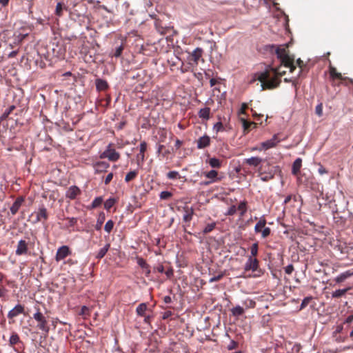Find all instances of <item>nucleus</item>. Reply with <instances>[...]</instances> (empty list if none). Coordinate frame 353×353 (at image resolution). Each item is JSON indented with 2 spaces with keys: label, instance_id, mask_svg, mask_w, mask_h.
<instances>
[{
  "label": "nucleus",
  "instance_id": "64",
  "mask_svg": "<svg viewBox=\"0 0 353 353\" xmlns=\"http://www.w3.org/2000/svg\"><path fill=\"white\" fill-rule=\"evenodd\" d=\"M248 108V105L247 103H243L242 105H241V109H240V111H239V114H245V110Z\"/></svg>",
  "mask_w": 353,
  "mask_h": 353
},
{
  "label": "nucleus",
  "instance_id": "56",
  "mask_svg": "<svg viewBox=\"0 0 353 353\" xmlns=\"http://www.w3.org/2000/svg\"><path fill=\"white\" fill-rule=\"evenodd\" d=\"M224 276L223 273L219 274L218 275L214 276L209 280L210 283H214L220 281Z\"/></svg>",
  "mask_w": 353,
  "mask_h": 353
},
{
  "label": "nucleus",
  "instance_id": "41",
  "mask_svg": "<svg viewBox=\"0 0 353 353\" xmlns=\"http://www.w3.org/2000/svg\"><path fill=\"white\" fill-rule=\"evenodd\" d=\"M15 109V106L14 105H10L1 116L0 120L4 121L8 119V116L12 112V111Z\"/></svg>",
  "mask_w": 353,
  "mask_h": 353
},
{
  "label": "nucleus",
  "instance_id": "18",
  "mask_svg": "<svg viewBox=\"0 0 353 353\" xmlns=\"http://www.w3.org/2000/svg\"><path fill=\"white\" fill-rule=\"evenodd\" d=\"M262 161L263 159L261 158L258 157H252L248 159H245L243 160V164L253 167H258Z\"/></svg>",
  "mask_w": 353,
  "mask_h": 353
},
{
  "label": "nucleus",
  "instance_id": "19",
  "mask_svg": "<svg viewBox=\"0 0 353 353\" xmlns=\"http://www.w3.org/2000/svg\"><path fill=\"white\" fill-rule=\"evenodd\" d=\"M24 199L22 196L17 197L15 201L10 207V212L14 215L16 214L19 209L21 206Z\"/></svg>",
  "mask_w": 353,
  "mask_h": 353
},
{
  "label": "nucleus",
  "instance_id": "52",
  "mask_svg": "<svg viewBox=\"0 0 353 353\" xmlns=\"http://www.w3.org/2000/svg\"><path fill=\"white\" fill-rule=\"evenodd\" d=\"M261 238L263 239H265L267 238L268 236H270V233H271V230L270 228H268V227H265L262 231H261Z\"/></svg>",
  "mask_w": 353,
  "mask_h": 353
},
{
  "label": "nucleus",
  "instance_id": "36",
  "mask_svg": "<svg viewBox=\"0 0 353 353\" xmlns=\"http://www.w3.org/2000/svg\"><path fill=\"white\" fill-rule=\"evenodd\" d=\"M63 10H66V7L64 3L61 2L57 3L55 8V14L59 17H61L63 15Z\"/></svg>",
  "mask_w": 353,
  "mask_h": 353
},
{
  "label": "nucleus",
  "instance_id": "24",
  "mask_svg": "<svg viewBox=\"0 0 353 353\" xmlns=\"http://www.w3.org/2000/svg\"><path fill=\"white\" fill-rule=\"evenodd\" d=\"M147 150V143L145 141H143L140 144V152L137 154V160H141V162H143L145 160V152Z\"/></svg>",
  "mask_w": 353,
  "mask_h": 353
},
{
  "label": "nucleus",
  "instance_id": "55",
  "mask_svg": "<svg viewBox=\"0 0 353 353\" xmlns=\"http://www.w3.org/2000/svg\"><path fill=\"white\" fill-rule=\"evenodd\" d=\"M53 52L57 57H62L65 52V49L61 47L57 50V51H56L55 48H53Z\"/></svg>",
  "mask_w": 353,
  "mask_h": 353
},
{
  "label": "nucleus",
  "instance_id": "26",
  "mask_svg": "<svg viewBox=\"0 0 353 353\" xmlns=\"http://www.w3.org/2000/svg\"><path fill=\"white\" fill-rule=\"evenodd\" d=\"M96 88L99 91H104L108 88L106 81L98 79L96 80Z\"/></svg>",
  "mask_w": 353,
  "mask_h": 353
},
{
  "label": "nucleus",
  "instance_id": "44",
  "mask_svg": "<svg viewBox=\"0 0 353 353\" xmlns=\"http://www.w3.org/2000/svg\"><path fill=\"white\" fill-rule=\"evenodd\" d=\"M116 203V200L113 198H110L104 203V208L109 210Z\"/></svg>",
  "mask_w": 353,
  "mask_h": 353
},
{
  "label": "nucleus",
  "instance_id": "27",
  "mask_svg": "<svg viewBox=\"0 0 353 353\" xmlns=\"http://www.w3.org/2000/svg\"><path fill=\"white\" fill-rule=\"evenodd\" d=\"M266 220L264 217H261L254 226V232L259 233L265 227Z\"/></svg>",
  "mask_w": 353,
  "mask_h": 353
},
{
  "label": "nucleus",
  "instance_id": "3",
  "mask_svg": "<svg viewBox=\"0 0 353 353\" xmlns=\"http://www.w3.org/2000/svg\"><path fill=\"white\" fill-rule=\"evenodd\" d=\"M329 73L332 80L339 79L341 80V83L345 86L350 85L353 86V79L343 77L341 73L337 72L336 68L332 65L331 63L329 65Z\"/></svg>",
  "mask_w": 353,
  "mask_h": 353
},
{
  "label": "nucleus",
  "instance_id": "61",
  "mask_svg": "<svg viewBox=\"0 0 353 353\" xmlns=\"http://www.w3.org/2000/svg\"><path fill=\"white\" fill-rule=\"evenodd\" d=\"M238 347V343L232 340L228 346L229 350H235Z\"/></svg>",
  "mask_w": 353,
  "mask_h": 353
},
{
  "label": "nucleus",
  "instance_id": "53",
  "mask_svg": "<svg viewBox=\"0 0 353 353\" xmlns=\"http://www.w3.org/2000/svg\"><path fill=\"white\" fill-rule=\"evenodd\" d=\"M123 50V46L121 45L116 48L114 52L112 54V56L114 57H119L121 55Z\"/></svg>",
  "mask_w": 353,
  "mask_h": 353
},
{
  "label": "nucleus",
  "instance_id": "51",
  "mask_svg": "<svg viewBox=\"0 0 353 353\" xmlns=\"http://www.w3.org/2000/svg\"><path fill=\"white\" fill-rule=\"evenodd\" d=\"M258 248H259V245H258L257 243L252 244V245L250 248V252H251L250 256L252 257V256H256L257 255Z\"/></svg>",
  "mask_w": 353,
  "mask_h": 353
},
{
  "label": "nucleus",
  "instance_id": "62",
  "mask_svg": "<svg viewBox=\"0 0 353 353\" xmlns=\"http://www.w3.org/2000/svg\"><path fill=\"white\" fill-rule=\"evenodd\" d=\"M293 271H294V266L292 264H290L285 268V272L287 274H289V275L291 274Z\"/></svg>",
  "mask_w": 353,
  "mask_h": 353
},
{
  "label": "nucleus",
  "instance_id": "13",
  "mask_svg": "<svg viewBox=\"0 0 353 353\" xmlns=\"http://www.w3.org/2000/svg\"><path fill=\"white\" fill-rule=\"evenodd\" d=\"M81 194V190L76 185L70 186L65 193L66 198L71 200L75 199L78 196Z\"/></svg>",
  "mask_w": 353,
  "mask_h": 353
},
{
  "label": "nucleus",
  "instance_id": "21",
  "mask_svg": "<svg viewBox=\"0 0 353 353\" xmlns=\"http://www.w3.org/2000/svg\"><path fill=\"white\" fill-rule=\"evenodd\" d=\"M301 166H302V159L301 158L296 159L292 164V173L294 175L299 174V173L300 172Z\"/></svg>",
  "mask_w": 353,
  "mask_h": 353
},
{
  "label": "nucleus",
  "instance_id": "11",
  "mask_svg": "<svg viewBox=\"0 0 353 353\" xmlns=\"http://www.w3.org/2000/svg\"><path fill=\"white\" fill-rule=\"evenodd\" d=\"M259 268V260L256 258H252V256H250L247 261V262L245 264V270L249 271L252 270L253 272H255Z\"/></svg>",
  "mask_w": 353,
  "mask_h": 353
},
{
  "label": "nucleus",
  "instance_id": "23",
  "mask_svg": "<svg viewBox=\"0 0 353 353\" xmlns=\"http://www.w3.org/2000/svg\"><path fill=\"white\" fill-rule=\"evenodd\" d=\"M184 211L185 214L183 215V219L185 222H190L192 219L194 210L191 208L185 207Z\"/></svg>",
  "mask_w": 353,
  "mask_h": 353
},
{
  "label": "nucleus",
  "instance_id": "12",
  "mask_svg": "<svg viewBox=\"0 0 353 353\" xmlns=\"http://www.w3.org/2000/svg\"><path fill=\"white\" fill-rule=\"evenodd\" d=\"M196 148L199 150L204 149L210 145L211 139L208 135H203L196 140Z\"/></svg>",
  "mask_w": 353,
  "mask_h": 353
},
{
  "label": "nucleus",
  "instance_id": "38",
  "mask_svg": "<svg viewBox=\"0 0 353 353\" xmlns=\"http://www.w3.org/2000/svg\"><path fill=\"white\" fill-rule=\"evenodd\" d=\"M231 312L234 316H239L243 314L244 309L240 305H236L231 310Z\"/></svg>",
  "mask_w": 353,
  "mask_h": 353
},
{
  "label": "nucleus",
  "instance_id": "5",
  "mask_svg": "<svg viewBox=\"0 0 353 353\" xmlns=\"http://www.w3.org/2000/svg\"><path fill=\"white\" fill-rule=\"evenodd\" d=\"M37 312L33 314V318L38 322L37 327L48 334L50 330V327L44 315L40 312L39 307H35Z\"/></svg>",
  "mask_w": 353,
  "mask_h": 353
},
{
  "label": "nucleus",
  "instance_id": "46",
  "mask_svg": "<svg viewBox=\"0 0 353 353\" xmlns=\"http://www.w3.org/2000/svg\"><path fill=\"white\" fill-rule=\"evenodd\" d=\"M243 305L246 308H254L256 306V302L252 299H248L243 301Z\"/></svg>",
  "mask_w": 353,
  "mask_h": 353
},
{
  "label": "nucleus",
  "instance_id": "4",
  "mask_svg": "<svg viewBox=\"0 0 353 353\" xmlns=\"http://www.w3.org/2000/svg\"><path fill=\"white\" fill-rule=\"evenodd\" d=\"M9 345L12 347L16 353H25L24 344L20 339L19 334L12 332L9 339Z\"/></svg>",
  "mask_w": 353,
  "mask_h": 353
},
{
  "label": "nucleus",
  "instance_id": "14",
  "mask_svg": "<svg viewBox=\"0 0 353 353\" xmlns=\"http://www.w3.org/2000/svg\"><path fill=\"white\" fill-rule=\"evenodd\" d=\"M203 50L201 48H196L192 53L190 54L188 59L193 61L194 65H198L199 60L202 57Z\"/></svg>",
  "mask_w": 353,
  "mask_h": 353
},
{
  "label": "nucleus",
  "instance_id": "42",
  "mask_svg": "<svg viewBox=\"0 0 353 353\" xmlns=\"http://www.w3.org/2000/svg\"><path fill=\"white\" fill-rule=\"evenodd\" d=\"M349 288L345 289H340L337 290L332 292V296L333 298H340L345 294V293L348 291Z\"/></svg>",
  "mask_w": 353,
  "mask_h": 353
},
{
  "label": "nucleus",
  "instance_id": "54",
  "mask_svg": "<svg viewBox=\"0 0 353 353\" xmlns=\"http://www.w3.org/2000/svg\"><path fill=\"white\" fill-rule=\"evenodd\" d=\"M315 113H316L319 117H322V116H323V103H320L319 104H318V105L316 106V108H315Z\"/></svg>",
  "mask_w": 353,
  "mask_h": 353
},
{
  "label": "nucleus",
  "instance_id": "37",
  "mask_svg": "<svg viewBox=\"0 0 353 353\" xmlns=\"http://www.w3.org/2000/svg\"><path fill=\"white\" fill-rule=\"evenodd\" d=\"M103 201V200L101 196L96 197L92 202L91 205L88 208L90 210L97 208L102 204Z\"/></svg>",
  "mask_w": 353,
  "mask_h": 353
},
{
  "label": "nucleus",
  "instance_id": "33",
  "mask_svg": "<svg viewBox=\"0 0 353 353\" xmlns=\"http://www.w3.org/2000/svg\"><path fill=\"white\" fill-rule=\"evenodd\" d=\"M208 162L212 168H220L222 166V161L215 157L210 158Z\"/></svg>",
  "mask_w": 353,
  "mask_h": 353
},
{
  "label": "nucleus",
  "instance_id": "8",
  "mask_svg": "<svg viewBox=\"0 0 353 353\" xmlns=\"http://www.w3.org/2000/svg\"><path fill=\"white\" fill-rule=\"evenodd\" d=\"M31 216H35V219L33 221V223L46 222L48 219V213L44 205L40 206L38 210L33 212Z\"/></svg>",
  "mask_w": 353,
  "mask_h": 353
},
{
  "label": "nucleus",
  "instance_id": "45",
  "mask_svg": "<svg viewBox=\"0 0 353 353\" xmlns=\"http://www.w3.org/2000/svg\"><path fill=\"white\" fill-rule=\"evenodd\" d=\"M114 223L112 220H109L106 222L104 230L106 232L110 233L114 228Z\"/></svg>",
  "mask_w": 353,
  "mask_h": 353
},
{
  "label": "nucleus",
  "instance_id": "7",
  "mask_svg": "<svg viewBox=\"0 0 353 353\" xmlns=\"http://www.w3.org/2000/svg\"><path fill=\"white\" fill-rule=\"evenodd\" d=\"M281 141V139L279 138V134H276L272 137L271 139L261 143L260 148H253L251 149V151H254L256 150H268L270 148H274Z\"/></svg>",
  "mask_w": 353,
  "mask_h": 353
},
{
  "label": "nucleus",
  "instance_id": "29",
  "mask_svg": "<svg viewBox=\"0 0 353 353\" xmlns=\"http://www.w3.org/2000/svg\"><path fill=\"white\" fill-rule=\"evenodd\" d=\"M5 279V275L0 272V298L4 297L8 293V290L3 285V282Z\"/></svg>",
  "mask_w": 353,
  "mask_h": 353
},
{
  "label": "nucleus",
  "instance_id": "59",
  "mask_svg": "<svg viewBox=\"0 0 353 353\" xmlns=\"http://www.w3.org/2000/svg\"><path fill=\"white\" fill-rule=\"evenodd\" d=\"M296 65L300 68V71H299V76L300 74L301 73L302 70H303V68L305 66V63H303V61L301 59H298L296 60Z\"/></svg>",
  "mask_w": 353,
  "mask_h": 353
},
{
  "label": "nucleus",
  "instance_id": "57",
  "mask_svg": "<svg viewBox=\"0 0 353 353\" xmlns=\"http://www.w3.org/2000/svg\"><path fill=\"white\" fill-rule=\"evenodd\" d=\"M137 263H138L140 267H141L142 268H150L148 264L146 263V261L143 259H142V258L138 259Z\"/></svg>",
  "mask_w": 353,
  "mask_h": 353
},
{
  "label": "nucleus",
  "instance_id": "6",
  "mask_svg": "<svg viewBox=\"0 0 353 353\" xmlns=\"http://www.w3.org/2000/svg\"><path fill=\"white\" fill-rule=\"evenodd\" d=\"M101 159H108L110 161H117L120 159V154L112 148V144H109L106 150L100 154Z\"/></svg>",
  "mask_w": 353,
  "mask_h": 353
},
{
  "label": "nucleus",
  "instance_id": "48",
  "mask_svg": "<svg viewBox=\"0 0 353 353\" xmlns=\"http://www.w3.org/2000/svg\"><path fill=\"white\" fill-rule=\"evenodd\" d=\"M312 296H307V297L304 298L303 300L302 301L301 305H300V310H301L304 309L305 307H306L307 305L312 301Z\"/></svg>",
  "mask_w": 353,
  "mask_h": 353
},
{
  "label": "nucleus",
  "instance_id": "15",
  "mask_svg": "<svg viewBox=\"0 0 353 353\" xmlns=\"http://www.w3.org/2000/svg\"><path fill=\"white\" fill-rule=\"evenodd\" d=\"M25 310V307L21 304H17L13 309H12L8 313V318L9 319H14L21 314H23Z\"/></svg>",
  "mask_w": 353,
  "mask_h": 353
},
{
  "label": "nucleus",
  "instance_id": "28",
  "mask_svg": "<svg viewBox=\"0 0 353 353\" xmlns=\"http://www.w3.org/2000/svg\"><path fill=\"white\" fill-rule=\"evenodd\" d=\"M210 108L208 107L202 108L199 110L198 115L199 118L208 120L210 119Z\"/></svg>",
  "mask_w": 353,
  "mask_h": 353
},
{
  "label": "nucleus",
  "instance_id": "10",
  "mask_svg": "<svg viewBox=\"0 0 353 353\" xmlns=\"http://www.w3.org/2000/svg\"><path fill=\"white\" fill-rule=\"evenodd\" d=\"M28 252V242L26 240L21 239L17 245L15 254L17 256L27 254Z\"/></svg>",
  "mask_w": 353,
  "mask_h": 353
},
{
  "label": "nucleus",
  "instance_id": "47",
  "mask_svg": "<svg viewBox=\"0 0 353 353\" xmlns=\"http://www.w3.org/2000/svg\"><path fill=\"white\" fill-rule=\"evenodd\" d=\"M167 177L169 179H179L181 176L177 171H170L167 174Z\"/></svg>",
  "mask_w": 353,
  "mask_h": 353
},
{
  "label": "nucleus",
  "instance_id": "43",
  "mask_svg": "<svg viewBox=\"0 0 353 353\" xmlns=\"http://www.w3.org/2000/svg\"><path fill=\"white\" fill-rule=\"evenodd\" d=\"M215 227H216V223L215 222H212L211 223H209L203 229V233L204 234H208L210 232H212L215 228Z\"/></svg>",
  "mask_w": 353,
  "mask_h": 353
},
{
  "label": "nucleus",
  "instance_id": "58",
  "mask_svg": "<svg viewBox=\"0 0 353 353\" xmlns=\"http://www.w3.org/2000/svg\"><path fill=\"white\" fill-rule=\"evenodd\" d=\"M66 219L68 221V227H73L77 223V219L74 218V217H72V218L68 217Z\"/></svg>",
  "mask_w": 353,
  "mask_h": 353
},
{
  "label": "nucleus",
  "instance_id": "63",
  "mask_svg": "<svg viewBox=\"0 0 353 353\" xmlns=\"http://www.w3.org/2000/svg\"><path fill=\"white\" fill-rule=\"evenodd\" d=\"M112 178H113V173H109L105 179V181H104V183L105 185H108L110 183V181L112 180Z\"/></svg>",
  "mask_w": 353,
  "mask_h": 353
},
{
  "label": "nucleus",
  "instance_id": "34",
  "mask_svg": "<svg viewBox=\"0 0 353 353\" xmlns=\"http://www.w3.org/2000/svg\"><path fill=\"white\" fill-rule=\"evenodd\" d=\"M248 203L246 201H243L240 202L239 204L238 208H236V210H239L240 211V216H243L246 213L248 210Z\"/></svg>",
  "mask_w": 353,
  "mask_h": 353
},
{
  "label": "nucleus",
  "instance_id": "1",
  "mask_svg": "<svg viewBox=\"0 0 353 353\" xmlns=\"http://www.w3.org/2000/svg\"><path fill=\"white\" fill-rule=\"evenodd\" d=\"M285 74V71L281 72L279 68L268 65L264 71L256 74L258 80L261 83L262 90H272L279 86L281 78Z\"/></svg>",
  "mask_w": 353,
  "mask_h": 353
},
{
  "label": "nucleus",
  "instance_id": "30",
  "mask_svg": "<svg viewBox=\"0 0 353 353\" xmlns=\"http://www.w3.org/2000/svg\"><path fill=\"white\" fill-rule=\"evenodd\" d=\"M259 174L261 179L263 181H268L269 180L274 178V173L272 172H265L261 171V170H259Z\"/></svg>",
  "mask_w": 353,
  "mask_h": 353
},
{
  "label": "nucleus",
  "instance_id": "17",
  "mask_svg": "<svg viewBox=\"0 0 353 353\" xmlns=\"http://www.w3.org/2000/svg\"><path fill=\"white\" fill-rule=\"evenodd\" d=\"M95 173H101L106 172L107 169L110 167V164L106 161H97L94 163Z\"/></svg>",
  "mask_w": 353,
  "mask_h": 353
},
{
  "label": "nucleus",
  "instance_id": "49",
  "mask_svg": "<svg viewBox=\"0 0 353 353\" xmlns=\"http://www.w3.org/2000/svg\"><path fill=\"white\" fill-rule=\"evenodd\" d=\"M213 130L216 131V132H223L224 131L225 128L223 127V125L222 123V122L221 121H219L217 122L216 123H215L213 126Z\"/></svg>",
  "mask_w": 353,
  "mask_h": 353
},
{
  "label": "nucleus",
  "instance_id": "16",
  "mask_svg": "<svg viewBox=\"0 0 353 353\" xmlns=\"http://www.w3.org/2000/svg\"><path fill=\"white\" fill-rule=\"evenodd\" d=\"M204 176L210 180V182L215 183L219 182L222 180L223 176H219V173L215 170H212L209 172L203 173Z\"/></svg>",
  "mask_w": 353,
  "mask_h": 353
},
{
  "label": "nucleus",
  "instance_id": "9",
  "mask_svg": "<svg viewBox=\"0 0 353 353\" xmlns=\"http://www.w3.org/2000/svg\"><path fill=\"white\" fill-rule=\"evenodd\" d=\"M70 254L71 251L69 247L67 245H62L61 247L59 248L57 251L55 260L57 262L63 260L68 256L70 255Z\"/></svg>",
  "mask_w": 353,
  "mask_h": 353
},
{
  "label": "nucleus",
  "instance_id": "39",
  "mask_svg": "<svg viewBox=\"0 0 353 353\" xmlns=\"http://www.w3.org/2000/svg\"><path fill=\"white\" fill-rule=\"evenodd\" d=\"M159 135V142H164L167 138V131L164 128L159 129L157 132Z\"/></svg>",
  "mask_w": 353,
  "mask_h": 353
},
{
  "label": "nucleus",
  "instance_id": "32",
  "mask_svg": "<svg viewBox=\"0 0 353 353\" xmlns=\"http://www.w3.org/2000/svg\"><path fill=\"white\" fill-rule=\"evenodd\" d=\"M105 219V213L101 212L99 213L97 223L95 225V229L97 230H101L103 223H104Z\"/></svg>",
  "mask_w": 353,
  "mask_h": 353
},
{
  "label": "nucleus",
  "instance_id": "40",
  "mask_svg": "<svg viewBox=\"0 0 353 353\" xmlns=\"http://www.w3.org/2000/svg\"><path fill=\"white\" fill-rule=\"evenodd\" d=\"M137 175H138L137 170L130 171L128 173H127V174L125 175V181L128 183V182L132 181L133 179H134Z\"/></svg>",
  "mask_w": 353,
  "mask_h": 353
},
{
  "label": "nucleus",
  "instance_id": "22",
  "mask_svg": "<svg viewBox=\"0 0 353 353\" xmlns=\"http://www.w3.org/2000/svg\"><path fill=\"white\" fill-rule=\"evenodd\" d=\"M241 121L244 130V133H247L250 130L251 127L256 128V123L252 121H248L245 119L241 118Z\"/></svg>",
  "mask_w": 353,
  "mask_h": 353
},
{
  "label": "nucleus",
  "instance_id": "2",
  "mask_svg": "<svg viewBox=\"0 0 353 353\" xmlns=\"http://www.w3.org/2000/svg\"><path fill=\"white\" fill-rule=\"evenodd\" d=\"M287 47L288 46H272V48L275 49V53L277 58L281 61V65L288 68L290 69V72H293L296 69L294 58V57H291L288 54Z\"/></svg>",
  "mask_w": 353,
  "mask_h": 353
},
{
  "label": "nucleus",
  "instance_id": "60",
  "mask_svg": "<svg viewBox=\"0 0 353 353\" xmlns=\"http://www.w3.org/2000/svg\"><path fill=\"white\" fill-rule=\"evenodd\" d=\"M236 212V207L235 205H232L228 210L226 215L232 216Z\"/></svg>",
  "mask_w": 353,
  "mask_h": 353
},
{
  "label": "nucleus",
  "instance_id": "35",
  "mask_svg": "<svg viewBox=\"0 0 353 353\" xmlns=\"http://www.w3.org/2000/svg\"><path fill=\"white\" fill-rule=\"evenodd\" d=\"M155 28L161 34H165L168 32V28L166 27H163L161 21L159 20H156L154 22Z\"/></svg>",
  "mask_w": 353,
  "mask_h": 353
},
{
  "label": "nucleus",
  "instance_id": "20",
  "mask_svg": "<svg viewBox=\"0 0 353 353\" xmlns=\"http://www.w3.org/2000/svg\"><path fill=\"white\" fill-rule=\"evenodd\" d=\"M353 275V269L348 270L344 272H342L339 276H337L335 279V281L336 283H341L346 280L347 278L352 276Z\"/></svg>",
  "mask_w": 353,
  "mask_h": 353
},
{
  "label": "nucleus",
  "instance_id": "50",
  "mask_svg": "<svg viewBox=\"0 0 353 353\" xmlns=\"http://www.w3.org/2000/svg\"><path fill=\"white\" fill-rule=\"evenodd\" d=\"M172 193L168 191H163L160 193L159 197L162 200H166L172 197Z\"/></svg>",
  "mask_w": 353,
  "mask_h": 353
},
{
  "label": "nucleus",
  "instance_id": "31",
  "mask_svg": "<svg viewBox=\"0 0 353 353\" xmlns=\"http://www.w3.org/2000/svg\"><path fill=\"white\" fill-rule=\"evenodd\" d=\"M147 310H148L147 304L145 303H142L137 306V307L136 309V312L138 316H145V312Z\"/></svg>",
  "mask_w": 353,
  "mask_h": 353
},
{
  "label": "nucleus",
  "instance_id": "25",
  "mask_svg": "<svg viewBox=\"0 0 353 353\" xmlns=\"http://www.w3.org/2000/svg\"><path fill=\"white\" fill-rule=\"evenodd\" d=\"M110 248V243H106L104 247L101 248L99 252L96 254L95 257L97 259H101L105 256L108 251L109 250Z\"/></svg>",
  "mask_w": 353,
  "mask_h": 353
}]
</instances>
